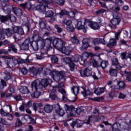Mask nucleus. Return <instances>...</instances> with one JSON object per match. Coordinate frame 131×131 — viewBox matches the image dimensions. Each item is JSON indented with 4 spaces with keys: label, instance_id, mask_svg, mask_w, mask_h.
Wrapping results in <instances>:
<instances>
[{
    "label": "nucleus",
    "instance_id": "nucleus-38",
    "mask_svg": "<svg viewBox=\"0 0 131 131\" xmlns=\"http://www.w3.org/2000/svg\"><path fill=\"white\" fill-rule=\"evenodd\" d=\"M19 91L21 93V94H28L29 93V90H28V88L26 86H21L19 89Z\"/></svg>",
    "mask_w": 131,
    "mask_h": 131
},
{
    "label": "nucleus",
    "instance_id": "nucleus-2",
    "mask_svg": "<svg viewBox=\"0 0 131 131\" xmlns=\"http://www.w3.org/2000/svg\"><path fill=\"white\" fill-rule=\"evenodd\" d=\"M64 83H59L57 87L51 86L49 88L50 91V99L53 100H56V99H57V95L53 94H54V93H55L58 89L59 93H60V94L62 95L63 101H67V94H66V91L64 89Z\"/></svg>",
    "mask_w": 131,
    "mask_h": 131
},
{
    "label": "nucleus",
    "instance_id": "nucleus-48",
    "mask_svg": "<svg viewBox=\"0 0 131 131\" xmlns=\"http://www.w3.org/2000/svg\"><path fill=\"white\" fill-rule=\"evenodd\" d=\"M0 113L2 115V116H3V117L8 116L9 115V114H10L9 112H8L7 111H5L4 110V109H3V108H1L0 110Z\"/></svg>",
    "mask_w": 131,
    "mask_h": 131
},
{
    "label": "nucleus",
    "instance_id": "nucleus-64",
    "mask_svg": "<svg viewBox=\"0 0 131 131\" xmlns=\"http://www.w3.org/2000/svg\"><path fill=\"white\" fill-rule=\"evenodd\" d=\"M9 2V0H0V3L1 5H6L7 3Z\"/></svg>",
    "mask_w": 131,
    "mask_h": 131
},
{
    "label": "nucleus",
    "instance_id": "nucleus-33",
    "mask_svg": "<svg viewBox=\"0 0 131 131\" xmlns=\"http://www.w3.org/2000/svg\"><path fill=\"white\" fill-rule=\"evenodd\" d=\"M121 58L122 60H125L127 58L131 59V54L128 53L123 52L121 53Z\"/></svg>",
    "mask_w": 131,
    "mask_h": 131
},
{
    "label": "nucleus",
    "instance_id": "nucleus-60",
    "mask_svg": "<svg viewBox=\"0 0 131 131\" xmlns=\"http://www.w3.org/2000/svg\"><path fill=\"white\" fill-rule=\"evenodd\" d=\"M0 122L2 123V124H4L5 125L8 124V122L6 121V120L2 118H0Z\"/></svg>",
    "mask_w": 131,
    "mask_h": 131
},
{
    "label": "nucleus",
    "instance_id": "nucleus-53",
    "mask_svg": "<svg viewBox=\"0 0 131 131\" xmlns=\"http://www.w3.org/2000/svg\"><path fill=\"white\" fill-rule=\"evenodd\" d=\"M71 122H72V123H73V120H67V121L64 122V125H65V126H68V125H69V124L71 125V124L70 123Z\"/></svg>",
    "mask_w": 131,
    "mask_h": 131
},
{
    "label": "nucleus",
    "instance_id": "nucleus-42",
    "mask_svg": "<svg viewBox=\"0 0 131 131\" xmlns=\"http://www.w3.org/2000/svg\"><path fill=\"white\" fill-rule=\"evenodd\" d=\"M38 45H40L37 41H33L31 43V46L34 51H37L38 50Z\"/></svg>",
    "mask_w": 131,
    "mask_h": 131
},
{
    "label": "nucleus",
    "instance_id": "nucleus-39",
    "mask_svg": "<svg viewBox=\"0 0 131 131\" xmlns=\"http://www.w3.org/2000/svg\"><path fill=\"white\" fill-rule=\"evenodd\" d=\"M72 91L75 96H77L79 93V88L77 86H74L72 89Z\"/></svg>",
    "mask_w": 131,
    "mask_h": 131
},
{
    "label": "nucleus",
    "instance_id": "nucleus-55",
    "mask_svg": "<svg viewBox=\"0 0 131 131\" xmlns=\"http://www.w3.org/2000/svg\"><path fill=\"white\" fill-rule=\"evenodd\" d=\"M55 28H56V29L57 30V31L58 33H61V32H62V31H63V30L62 29V28H61L60 27H59L58 25H56L55 26Z\"/></svg>",
    "mask_w": 131,
    "mask_h": 131
},
{
    "label": "nucleus",
    "instance_id": "nucleus-25",
    "mask_svg": "<svg viewBox=\"0 0 131 131\" xmlns=\"http://www.w3.org/2000/svg\"><path fill=\"white\" fill-rule=\"evenodd\" d=\"M82 91H81V94L83 97H88V96H91L92 95V92H91V90L89 89H85L84 87H82Z\"/></svg>",
    "mask_w": 131,
    "mask_h": 131
},
{
    "label": "nucleus",
    "instance_id": "nucleus-54",
    "mask_svg": "<svg viewBox=\"0 0 131 131\" xmlns=\"http://www.w3.org/2000/svg\"><path fill=\"white\" fill-rule=\"evenodd\" d=\"M51 61L52 63H57V62H58V57L55 55H53L51 58Z\"/></svg>",
    "mask_w": 131,
    "mask_h": 131
},
{
    "label": "nucleus",
    "instance_id": "nucleus-16",
    "mask_svg": "<svg viewBox=\"0 0 131 131\" xmlns=\"http://www.w3.org/2000/svg\"><path fill=\"white\" fill-rule=\"evenodd\" d=\"M113 18L111 20V23L113 25L114 27L112 26H108V27H110L111 29H114L115 28V26L116 25H118L119 24V22H120V18L118 17V16H116L114 14L113 15Z\"/></svg>",
    "mask_w": 131,
    "mask_h": 131
},
{
    "label": "nucleus",
    "instance_id": "nucleus-24",
    "mask_svg": "<svg viewBox=\"0 0 131 131\" xmlns=\"http://www.w3.org/2000/svg\"><path fill=\"white\" fill-rule=\"evenodd\" d=\"M80 74L81 76H91L92 75V70L89 69H85L84 70H81L80 71Z\"/></svg>",
    "mask_w": 131,
    "mask_h": 131
},
{
    "label": "nucleus",
    "instance_id": "nucleus-14",
    "mask_svg": "<svg viewBox=\"0 0 131 131\" xmlns=\"http://www.w3.org/2000/svg\"><path fill=\"white\" fill-rule=\"evenodd\" d=\"M90 42L91 40L90 39V38H83L82 41V46L80 47V50L81 51H84V50H86L88 48H90V47H91V45H90Z\"/></svg>",
    "mask_w": 131,
    "mask_h": 131
},
{
    "label": "nucleus",
    "instance_id": "nucleus-63",
    "mask_svg": "<svg viewBox=\"0 0 131 131\" xmlns=\"http://www.w3.org/2000/svg\"><path fill=\"white\" fill-rule=\"evenodd\" d=\"M120 33H121V31L119 30L116 34H115L116 39L118 40V37L120 36Z\"/></svg>",
    "mask_w": 131,
    "mask_h": 131
},
{
    "label": "nucleus",
    "instance_id": "nucleus-44",
    "mask_svg": "<svg viewBox=\"0 0 131 131\" xmlns=\"http://www.w3.org/2000/svg\"><path fill=\"white\" fill-rule=\"evenodd\" d=\"M118 85L119 86V90H123L125 88V83L122 81L118 82Z\"/></svg>",
    "mask_w": 131,
    "mask_h": 131
},
{
    "label": "nucleus",
    "instance_id": "nucleus-30",
    "mask_svg": "<svg viewBox=\"0 0 131 131\" xmlns=\"http://www.w3.org/2000/svg\"><path fill=\"white\" fill-rule=\"evenodd\" d=\"M53 111V105L50 104H47L44 107V111L46 113H51Z\"/></svg>",
    "mask_w": 131,
    "mask_h": 131
},
{
    "label": "nucleus",
    "instance_id": "nucleus-45",
    "mask_svg": "<svg viewBox=\"0 0 131 131\" xmlns=\"http://www.w3.org/2000/svg\"><path fill=\"white\" fill-rule=\"evenodd\" d=\"M0 82V92H3V91H4V88H5V86H7V83H6V82L3 79H1Z\"/></svg>",
    "mask_w": 131,
    "mask_h": 131
},
{
    "label": "nucleus",
    "instance_id": "nucleus-46",
    "mask_svg": "<svg viewBox=\"0 0 131 131\" xmlns=\"http://www.w3.org/2000/svg\"><path fill=\"white\" fill-rule=\"evenodd\" d=\"M93 77L94 79H96V80H98V79H101V78L102 77V74L100 72L98 71V74L96 73L93 74Z\"/></svg>",
    "mask_w": 131,
    "mask_h": 131
},
{
    "label": "nucleus",
    "instance_id": "nucleus-56",
    "mask_svg": "<svg viewBox=\"0 0 131 131\" xmlns=\"http://www.w3.org/2000/svg\"><path fill=\"white\" fill-rule=\"evenodd\" d=\"M20 71L21 72V73H23V74H24V75L27 74L28 71H27V69H26V68H25L20 69Z\"/></svg>",
    "mask_w": 131,
    "mask_h": 131
},
{
    "label": "nucleus",
    "instance_id": "nucleus-43",
    "mask_svg": "<svg viewBox=\"0 0 131 131\" xmlns=\"http://www.w3.org/2000/svg\"><path fill=\"white\" fill-rule=\"evenodd\" d=\"M13 12L17 16H19V15H21L22 14V10H21V9H20L19 8H13Z\"/></svg>",
    "mask_w": 131,
    "mask_h": 131
},
{
    "label": "nucleus",
    "instance_id": "nucleus-4",
    "mask_svg": "<svg viewBox=\"0 0 131 131\" xmlns=\"http://www.w3.org/2000/svg\"><path fill=\"white\" fill-rule=\"evenodd\" d=\"M1 58L5 60L6 65L10 68V71L12 70L13 67H15V65L20 64L21 61V59L17 56H12L10 58L8 56L4 55Z\"/></svg>",
    "mask_w": 131,
    "mask_h": 131
},
{
    "label": "nucleus",
    "instance_id": "nucleus-18",
    "mask_svg": "<svg viewBox=\"0 0 131 131\" xmlns=\"http://www.w3.org/2000/svg\"><path fill=\"white\" fill-rule=\"evenodd\" d=\"M0 20L2 22H6V21H9V20H11V21H13V22L16 21V17L13 15L8 14L6 16H1Z\"/></svg>",
    "mask_w": 131,
    "mask_h": 131
},
{
    "label": "nucleus",
    "instance_id": "nucleus-51",
    "mask_svg": "<svg viewBox=\"0 0 131 131\" xmlns=\"http://www.w3.org/2000/svg\"><path fill=\"white\" fill-rule=\"evenodd\" d=\"M106 119V118H105L104 116H101L100 117V118H99V119L96 120V121H103V123H104V124H105V125H108L109 124V123H108V122H105V120Z\"/></svg>",
    "mask_w": 131,
    "mask_h": 131
},
{
    "label": "nucleus",
    "instance_id": "nucleus-28",
    "mask_svg": "<svg viewBox=\"0 0 131 131\" xmlns=\"http://www.w3.org/2000/svg\"><path fill=\"white\" fill-rule=\"evenodd\" d=\"M3 8V10L4 11V13L6 14H10L11 13V10L10 9L11 8V6H7V4H4L3 5H2Z\"/></svg>",
    "mask_w": 131,
    "mask_h": 131
},
{
    "label": "nucleus",
    "instance_id": "nucleus-19",
    "mask_svg": "<svg viewBox=\"0 0 131 131\" xmlns=\"http://www.w3.org/2000/svg\"><path fill=\"white\" fill-rule=\"evenodd\" d=\"M63 61L66 64H68L71 71H73V70H74L75 64L72 62L71 58L70 57H66L63 58Z\"/></svg>",
    "mask_w": 131,
    "mask_h": 131
},
{
    "label": "nucleus",
    "instance_id": "nucleus-36",
    "mask_svg": "<svg viewBox=\"0 0 131 131\" xmlns=\"http://www.w3.org/2000/svg\"><path fill=\"white\" fill-rule=\"evenodd\" d=\"M116 40L114 38H112L110 39V42L107 45V46L108 48H112V47L116 46Z\"/></svg>",
    "mask_w": 131,
    "mask_h": 131
},
{
    "label": "nucleus",
    "instance_id": "nucleus-20",
    "mask_svg": "<svg viewBox=\"0 0 131 131\" xmlns=\"http://www.w3.org/2000/svg\"><path fill=\"white\" fill-rule=\"evenodd\" d=\"M57 15H58L60 18H62V17L64 16V15H69L70 17H71V18H73V17L75 16V12L73 11H71L68 13V12H67V11L66 10H62L60 12V13H57Z\"/></svg>",
    "mask_w": 131,
    "mask_h": 131
},
{
    "label": "nucleus",
    "instance_id": "nucleus-5",
    "mask_svg": "<svg viewBox=\"0 0 131 131\" xmlns=\"http://www.w3.org/2000/svg\"><path fill=\"white\" fill-rule=\"evenodd\" d=\"M33 41H36L40 44L41 49H43L45 46H47L48 48L51 47V40H52V38H46V39H43L39 35L38 33L35 34L33 37Z\"/></svg>",
    "mask_w": 131,
    "mask_h": 131
},
{
    "label": "nucleus",
    "instance_id": "nucleus-15",
    "mask_svg": "<svg viewBox=\"0 0 131 131\" xmlns=\"http://www.w3.org/2000/svg\"><path fill=\"white\" fill-rule=\"evenodd\" d=\"M85 25L89 26V27L91 28L93 30H97L100 28V26H99L98 23L94 21L90 22L88 20H85Z\"/></svg>",
    "mask_w": 131,
    "mask_h": 131
},
{
    "label": "nucleus",
    "instance_id": "nucleus-23",
    "mask_svg": "<svg viewBox=\"0 0 131 131\" xmlns=\"http://www.w3.org/2000/svg\"><path fill=\"white\" fill-rule=\"evenodd\" d=\"M55 108L56 110L57 114H58V115H59V116H63V115L65 114L64 110H63V109L61 108V106H60V104H59V103H57L55 105Z\"/></svg>",
    "mask_w": 131,
    "mask_h": 131
},
{
    "label": "nucleus",
    "instance_id": "nucleus-34",
    "mask_svg": "<svg viewBox=\"0 0 131 131\" xmlns=\"http://www.w3.org/2000/svg\"><path fill=\"white\" fill-rule=\"evenodd\" d=\"M46 9L47 7L45 8V10L43 11L42 10H39L40 12H42L43 14H45L46 17H52L54 15V12L52 11V10H49L48 11H46Z\"/></svg>",
    "mask_w": 131,
    "mask_h": 131
},
{
    "label": "nucleus",
    "instance_id": "nucleus-59",
    "mask_svg": "<svg viewBox=\"0 0 131 131\" xmlns=\"http://www.w3.org/2000/svg\"><path fill=\"white\" fill-rule=\"evenodd\" d=\"M56 3L59 6H62V5H64V0H56Z\"/></svg>",
    "mask_w": 131,
    "mask_h": 131
},
{
    "label": "nucleus",
    "instance_id": "nucleus-57",
    "mask_svg": "<svg viewBox=\"0 0 131 131\" xmlns=\"http://www.w3.org/2000/svg\"><path fill=\"white\" fill-rule=\"evenodd\" d=\"M106 12V10L104 9L99 10L96 12L97 15H100V14H104Z\"/></svg>",
    "mask_w": 131,
    "mask_h": 131
},
{
    "label": "nucleus",
    "instance_id": "nucleus-13",
    "mask_svg": "<svg viewBox=\"0 0 131 131\" xmlns=\"http://www.w3.org/2000/svg\"><path fill=\"white\" fill-rule=\"evenodd\" d=\"M92 117H93L92 116H89L86 119L87 120H86V121L84 122V123H82L81 121L79 120H77L76 121L73 120V123H70L71 126H72V127H74V126H76L77 127H80L83 124V123H87V124H89L90 123V121L91 120V118H92Z\"/></svg>",
    "mask_w": 131,
    "mask_h": 131
},
{
    "label": "nucleus",
    "instance_id": "nucleus-7",
    "mask_svg": "<svg viewBox=\"0 0 131 131\" xmlns=\"http://www.w3.org/2000/svg\"><path fill=\"white\" fill-rule=\"evenodd\" d=\"M37 2L39 4H41L42 5L37 6L36 10L45 12L46 8H48V5L53 3V0H38Z\"/></svg>",
    "mask_w": 131,
    "mask_h": 131
},
{
    "label": "nucleus",
    "instance_id": "nucleus-9",
    "mask_svg": "<svg viewBox=\"0 0 131 131\" xmlns=\"http://www.w3.org/2000/svg\"><path fill=\"white\" fill-rule=\"evenodd\" d=\"M66 108H67V113L70 114V116H75L76 113L77 114H80V112H82L83 111L81 108H75L73 106H68L66 105Z\"/></svg>",
    "mask_w": 131,
    "mask_h": 131
},
{
    "label": "nucleus",
    "instance_id": "nucleus-58",
    "mask_svg": "<svg viewBox=\"0 0 131 131\" xmlns=\"http://www.w3.org/2000/svg\"><path fill=\"white\" fill-rule=\"evenodd\" d=\"M20 125H22V122L21 120H20L19 119H18L17 122L15 123V126H20Z\"/></svg>",
    "mask_w": 131,
    "mask_h": 131
},
{
    "label": "nucleus",
    "instance_id": "nucleus-21",
    "mask_svg": "<svg viewBox=\"0 0 131 131\" xmlns=\"http://www.w3.org/2000/svg\"><path fill=\"white\" fill-rule=\"evenodd\" d=\"M63 54H65L67 56L70 55V53L72 52V48L70 47V46H63L62 48L60 50Z\"/></svg>",
    "mask_w": 131,
    "mask_h": 131
},
{
    "label": "nucleus",
    "instance_id": "nucleus-10",
    "mask_svg": "<svg viewBox=\"0 0 131 131\" xmlns=\"http://www.w3.org/2000/svg\"><path fill=\"white\" fill-rule=\"evenodd\" d=\"M76 28L78 30H81L83 29V32L85 33L88 29V25H85V20L84 22V24H82V21L80 20L75 19L74 20Z\"/></svg>",
    "mask_w": 131,
    "mask_h": 131
},
{
    "label": "nucleus",
    "instance_id": "nucleus-6",
    "mask_svg": "<svg viewBox=\"0 0 131 131\" xmlns=\"http://www.w3.org/2000/svg\"><path fill=\"white\" fill-rule=\"evenodd\" d=\"M52 38L51 40V45H52V41H53V46L54 48L58 50V51H61L62 47L65 46V42L60 38H55L50 37L49 38Z\"/></svg>",
    "mask_w": 131,
    "mask_h": 131
},
{
    "label": "nucleus",
    "instance_id": "nucleus-41",
    "mask_svg": "<svg viewBox=\"0 0 131 131\" xmlns=\"http://www.w3.org/2000/svg\"><path fill=\"white\" fill-rule=\"evenodd\" d=\"M71 41L75 45H78L79 43V40L76 37V36H73L70 38Z\"/></svg>",
    "mask_w": 131,
    "mask_h": 131
},
{
    "label": "nucleus",
    "instance_id": "nucleus-52",
    "mask_svg": "<svg viewBox=\"0 0 131 131\" xmlns=\"http://www.w3.org/2000/svg\"><path fill=\"white\" fill-rule=\"evenodd\" d=\"M125 74H127L126 75V80L131 82V73H128V72L125 71Z\"/></svg>",
    "mask_w": 131,
    "mask_h": 131
},
{
    "label": "nucleus",
    "instance_id": "nucleus-11",
    "mask_svg": "<svg viewBox=\"0 0 131 131\" xmlns=\"http://www.w3.org/2000/svg\"><path fill=\"white\" fill-rule=\"evenodd\" d=\"M95 56V54H94L93 53L90 52H85L83 53L82 54V56L81 57V60L80 61V64L81 65H84L85 66V64H89V62L86 61L88 59H89V57L90 56L91 57V59H94L93 57Z\"/></svg>",
    "mask_w": 131,
    "mask_h": 131
},
{
    "label": "nucleus",
    "instance_id": "nucleus-8",
    "mask_svg": "<svg viewBox=\"0 0 131 131\" xmlns=\"http://www.w3.org/2000/svg\"><path fill=\"white\" fill-rule=\"evenodd\" d=\"M90 64H89V66H91L92 65V66H93V67H100V66H101V67L103 69H105V68H106L107 67V66H108V62L107 61L105 60H103L101 62L100 61H96V60H95V59L94 58H92L90 60Z\"/></svg>",
    "mask_w": 131,
    "mask_h": 131
},
{
    "label": "nucleus",
    "instance_id": "nucleus-62",
    "mask_svg": "<svg viewBox=\"0 0 131 131\" xmlns=\"http://www.w3.org/2000/svg\"><path fill=\"white\" fill-rule=\"evenodd\" d=\"M2 54L7 55V54H8V51L5 49H1L0 50V55H2Z\"/></svg>",
    "mask_w": 131,
    "mask_h": 131
},
{
    "label": "nucleus",
    "instance_id": "nucleus-17",
    "mask_svg": "<svg viewBox=\"0 0 131 131\" xmlns=\"http://www.w3.org/2000/svg\"><path fill=\"white\" fill-rule=\"evenodd\" d=\"M62 23L63 25L67 26V29L68 31L72 32L74 30V27L72 26V21L71 20L64 19L62 20Z\"/></svg>",
    "mask_w": 131,
    "mask_h": 131
},
{
    "label": "nucleus",
    "instance_id": "nucleus-1",
    "mask_svg": "<svg viewBox=\"0 0 131 131\" xmlns=\"http://www.w3.org/2000/svg\"><path fill=\"white\" fill-rule=\"evenodd\" d=\"M52 83V79H46L42 80H36L31 83V88L32 91H35V92L32 94V98H38L40 96L41 93L39 91H37V89L41 90L45 89L46 86H48V84Z\"/></svg>",
    "mask_w": 131,
    "mask_h": 131
},
{
    "label": "nucleus",
    "instance_id": "nucleus-40",
    "mask_svg": "<svg viewBox=\"0 0 131 131\" xmlns=\"http://www.w3.org/2000/svg\"><path fill=\"white\" fill-rule=\"evenodd\" d=\"M109 73L111 76H117V70L116 69L112 68L110 69Z\"/></svg>",
    "mask_w": 131,
    "mask_h": 131
},
{
    "label": "nucleus",
    "instance_id": "nucleus-27",
    "mask_svg": "<svg viewBox=\"0 0 131 131\" xmlns=\"http://www.w3.org/2000/svg\"><path fill=\"white\" fill-rule=\"evenodd\" d=\"M20 6H21L23 9H28V10H30V9H32V7L33 5L31 4V2H28L25 4H20Z\"/></svg>",
    "mask_w": 131,
    "mask_h": 131
},
{
    "label": "nucleus",
    "instance_id": "nucleus-22",
    "mask_svg": "<svg viewBox=\"0 0 131 131\" xmlns=\"http://www.w3.org/2000/svg\"><path fill=\"white\" fill-rule=\"evenodd\" d=\"M29 43H30V40L29 39H27L22 43V45H19L21 50H24V51L28 50Z\"/></svg>",
    "mask_w": 131,
    "mask_h": 131
},
{
    "label": "nucleus",
    "instance_id": "nucleus-47",
    "mask_svg": "<svg viewBox=\"0 0 131 131\" xmlns=\"http://www.w3.org/2000/svg\"><path fill=\"white\" fill-rule=\"evenodd\" d=\"M9 52H13V53H17V48L15 47V45H12L9 46V49H8Z\"/></svg>",
    "mask_w": 131,
    "mask_h": 131
},
{
    "label": "nucleus",
    "instance_id": "nucleus-49",
    "mask_svg": "<svg viewBox=\"0 0 131 131\" xmlns=\"http://www.w3.org/2000/svg\"><path fill=\"white\" fill-rule=\"evenodd\" d=\"M39 25L42 29H45L46 28V23L43 22L42 19H40Z\"/></svg>",
    "mask_w": 131,
    "mask_h": 131
},
{
    "label": "nucleus",
    "instance_id": "nucleus-37",
    "mask_svg": "<svg viewBox=\"0 0 131 131\" xmlns=\"http://www.w3.org/2000/svg\"><path fill=\"white\" fill-rule=\"evenodd\" d=\"M9 79H11V73L7 69L5 73L4 80L5 81H8Z\"/></svg>",
    "mask_w": 131,
    "mask_h": 131
},
{
    "label": "nucleus",
    "instance_id": "nucleus-61",
    "mask_svg": "<svg viewBox=\"0 0 131 131\" xmlns=\"http://www.w3.org/2000/svg\"><path fill=\"white\" fill-rule=\"evenodd\" d=\"M113 65H115L116 66V65L118 64V60L117 59V58H114L113 59Z\"/></svg>",
    "mask_w": 131,
    "mask_h": 131
},
{
    "label": "nucleus",
    "instance_id": "nucleus-50",
    "mask_svg": "<svg viewBox=\"0 0 131 131\" xmlns=\"http://www.w3.org/2000/svg\"><path fill=\"white\" fill-rule=\"evenodd\" d=\"M81 57L79 56V55L77 54L73 56L72 58V59L74 61V62H77L78 61H79V59H80Z\"/></svg>",
    "mask_w": 131,
    "mask_h": 131
},
{
    "label": "nucleus",
    "instance_id": "nucleus-29",
    "mask_svg": "<svg viewBox=\"0 0 131 131\" xmlns=\"http://www.w3.org/2000/svg\"><path fill=\"white\" fill-rule=\"evenodd\" d=\"M43 104L42 103H34L33 104V109L35 111V112H36L38 109H40L42 107Z\"/></svg>",
    "mask_w": 131,
    "mask_h": 131
},
{
    "label": "nucleus",
    "instance_id": "nucleus-35",
    "mask_svg": "<svg viewBox=\"0 0 131 131\" xmlns=\"http://www.w3.org/2000/svg\"><path fill=\"white\" fill-rule=\"evenodd\" d=\"M29 72L30 74H32L34 76H36L38 74V70L34 67L30 68Z\"/></svg>",
    "mask_w": 131,
    "mask_h": 131
},
{
    "label": "nucleus",
    "instance_id": "nucleus-26",
    "mask_svg": "<svg viewBox=\"0 0 131 131\" xmlns=\"http://www.w3.org/2000/svg\"><path fill=\"white\" fill-rule=\"evenodd\" d=\"M93 43L94 45H99V43H102V45H106V42H105V40L104 39H100V38H95L93 40Z\"/></svg>",
    "mask_w": 131,
    "mask_h": 131
},
{
    "label": "nucleus",
    "instance_id": "nucleus-32",
    "mask_svg": "<svg viewBox=\"0 0 131 131\" xmlns=\"http://www.w3.org/2000/svg\"><path fill=\"white\" fill-rule=\"evenodd\" d=\"M105 92V89L103 88H98L94 90V94H96V95H101L103 94V92Z\"/></svg>",
    "mask_w": 131,
    "mask_h": 131
},
{
    "label": "nucleus",
    "instance_id": "nucleus-12",
    "mask_svg": "<svg viewBox=\"0 0 131 131\" xmlns=\"http://www.w3.org/2000/svg\"><path fill=\"white\" fill-rule=\"evenodd\" d=\"M52 78L55 80V81H59L61 78H63L65 76V72H58L56 71H53L51 73Z\"/></svg>",
    "mask_w": 131,
    "mask_h": 131
},
{
    "label": "nucleus",
    "instance_id": "nucleus-3",
    "mask_svg": "<svg viewBox=\"0 0 131 131\" xmlns=\"http://www.w3.org/2000/svg\"><path fill=\"white\" fill-rule=\"evenodd\" d=\"M15 32L19 34V35H23L24 34V31L23 29L20 27H14L13 28V30H12L10 29H0V40L5 39V34L10 37L12 36V34Z\"/></svg>",
    "mask_w": 131,
    "mask_h": 131
},
{
    "label": "nucleus",
    "instance_id": "nucleus-31",
    "mask_svg": "<svg viewBox=\"0 0 131 131\" xmlns=\"http://www.w3.org/2000/svg\"><path fill=\"white\" fill-rule=\"evenodd\" d=\"M28 119H30V122L32 123H35V120H34V119H33L32 118H31V117L29 116V115H25L23 118H22V120L23 121L24 120L25 121V122H26V121H27Z\"/></svg>",
    "mask_w": 131,
    "mask_h": 131
}]
</instances>
